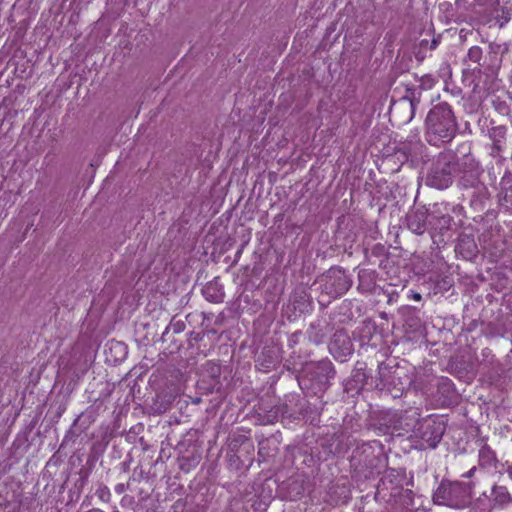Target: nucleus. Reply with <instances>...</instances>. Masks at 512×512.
<instances>
[{
  "label": "nucleus",
  "mask_w": 512,
  "mask_h": 512,
  "mask_svg": "<svg viewBox=\"0 0 512 512\" xmlns=\"http://www.w3.org/2000/svg\"><path fill=\"white\" fill-rule=\"evenodd\" d=\"M428 213L424 210L411 211L406 215L408 229L417 234L423 235L427 229Z\"/></svg>",
  "instance_id": "f8f14e48"
},
{
  "label": "nucleus",
  "mask_w": 512,
  "mask_h": 512,
  "mask_svg": "<svg viewBox=\"0 0 512 512\" xmlns=\"http://www.w3.org/2000/svg\"><path fill=\"white\" fill-rule=\"evenodd\" d=\"M457 174L460 175V184L463 187H473L477 184L481 169L478 162L470 155L458 158Z\"/></svg>",
  "instance_id": "0eeeda50"
},
{
  "label": "nucleus",
  "mask_w": 512,
  "mask_h": 512,
  "mask_svg": "<svg viewBox=\"0 0 512 512\" xmlns=\"http://www.w3.org/2000/svg\"><path fill=\"white\" fill-rule=\"evenodd\" d=\"M450 220H451V217H450V216H443V217L440 219V221L443 223V225H449Z\"/></svg>",
  "instance_id": "a878e982"
},
{
  "label": "nucleus",
  "mask_w": 512,
  "mask_h": 512,
  "mask_svg": "<svg viewBox=\"0 0 512 512\" xmlns=\"http://www.w3.org/2000/svg\"><path fill=\"white\" fill-rule=\"evenodd\" d=\"M412 297L417 301L421 300V295L419 293H413Z\"/></svg>",
  "instance_id": "cd10ccee"
},
{
  "label": "nucleus",
  "mask_w": 512,
  "mask_h": 512,
  "mask_svg": "<svg viewBox=\"0 0 512 512\" xmlns=\"http://www.w3.org/2000/svg\"><path fill=\"white\" fill-rule=\"evenodd\" d=\"M443 420L427 419L418 423L414 436L420 438L430 448H435L445 432Z\"/></svg>",
  "instance_id": "39448f33"
},
{
  "label": "nucleus",
  "mask_w": 512,
  "mask_h": 512,
  "mask_svg": "<svg viewBox=\"0 0 512 512\" xmlns=\"http://www.w3.org/2000/svg\"><path fill=\"white\" fill-rule=\"evenodd\" d=\"M426 137L429 143L451 141L458 130L456 117L446 102L433 106L425 120Z\"/></svg>",
  "instance_id": "f257e3e1"
},
{
  "label": "nucleus",
  "mask_w": 512,
  "mask_h": 512,
  "mask_svg": "<svg viewBox=\"0 0 512 512\" xmlns=\"http://www.w3.org/2000/svg\"><path fill=\"white\" fill-rule=\"evenodd\" d=\"M468 59L479 64L482 59V49L478 46L471 47L468 51Z\"/></svg>",
  "instance_id": "6ab92c4d"
},
{
  "label": "nucleus",
  "mask_w": 512,
  "mask_h": 512,
  "mask_svg": "<svg viewBox=\"0 0 512 512\" xmlns=\"http://www.w3.org/2000/svg\"><path fill=\"white\" fill-rule=\"evenodd\" d=\"M479 458L482 465L490 464L494 460V452L487 445H483L479 450Z\"/></svg>",
  "instance_id": "f3484780"
},
{
  "label": "nucleus",
  "mask_w": 512,
  "mask_h": 512,
  "mask_svg": "<svg viewBox=\"0 0 512 512\" xmlns=\"http://www.w3.org/2000/svg\"><path fill=\"white\" fill-rule=\"evenodd\" d=\"M126 490V485L123 483L117 484L115 486V492L118 494H122Z\"/></svg>",
  "instance_id": "4be33fe9"
},
{
  "label": "nucleus",
  "mask_w": 512,
  "mask_h": 512,
  "mask_svg": "<svg viewBox=\"0 0 512 512\" xmlns=\"http://www.w3.org/2000/svg\"><path fill=\"white\" fill-rule=\"evenodd\" d=\"M427 44H428V41H427V40H422V41H421V46H425V45H427Z\"/></svg>",
  "instance_id": "c85d7f7f"
},
{
  "label": "nucleus",
  "mask_w": 512,
  "mask_h": 512,
  "mask_svg": "<svg viewBox=\"0 0 512 512\" xmlns=\"http://www.w3.org/2000/svg\"><path fill=\"white\" fill-rule=\"evenodd\" d=\"M97 493H98V495H99V497H100L101 499H104V498H105V496H109V490H108V488H107V487H102V488H100V489L97 491Z\"/></svg>",
  "instance_id": "412c9836"
},
{
  "label": "nucleus",
  "mask_w": 512,
  "mask_h": 512,
  "mask_svg": "<svg viewBox=\"0 0 512 512\" xmlns=\"http://www.w3.org/2000/svg\"><path fill=\"white\" fill-rule=\"evenodd\" d=\"M473 483L443 479L433 494V502L459 509L465 507L472 497Z\"/></svg>",
  "instance_id": "f03ea898"
},
{
  "label": "nucleus",
  "mask_w": 512,
  "mask_h": 512,
  "mask_svg": "<svg viewBox=\"0 0 512 512\" xmlns=\"http://www.w3.org/2000/svg\"><path fill=\"white\" fill-rule=\"evenodd\" d=\"M329 350L336 359H344L353 352V344L344 330H337L330 341Z\"/></svg>",
  "instance_id": "9d476101"
},
{
  "label": "nucleus",
  "mask_w": 512,
  "mask_h": 512,
  "mask_svg": "<svg viewBox=\"0 0 512 512\" xmlns=\"http://www.w3.org/2000/svg\"><path fill=\"white\" fill-rule=\"evenodd\" d=\"M438 45V39L434 38L432 41H431V44H430V48L431 49H435Z\"/></svg>",
  "instance_id": "bb28decb"
},
{
  "label": "nucleus",
  "mask_w": 512,
  "mask_h": 512,
  "mask_svg": "<svg viewBox=\"0 0 512 512\" xmlns=\"http://www.w3.org/2000/svg\"><path fill=\"white\" fill-rule=\"evenodd\" d=\"M352 464L358 469H368L370 473L378 468L380 459L375 455L374 449L369 444L357 447L351 457Z\"/></svg>",
  "instance_id": "1a4fd4ad"
},
{
  "label": "nucleus",
  "mask_w": 512,
  "mask_h": 512,
  "mask_svg": "<svg viewBox=\"0 0 512 512\" xmlns=\"http://www.w3.org/2000/svg\"><path fill=\"white\" fill-rule=\"evenodd\" d=\"M204 296L211 302H220L223 298V293L218 288L217 283H209L203 290Z\"/></svg>",
  "instance_id": "dca6fc26"
},
{
  "label": "nucleus",
  "mask_w": 512,
  "mask_h": 512,
  "mask_svg": "<svg viewBox=\"0 0 512 512\" xmlns=\"http://www.w3.org/2000/svg\"><path fill=\"white\" fill-rule=\"evenodd\" d=\"M418 103H419V100L415 99V97H413L410 100V107H411L412 113H414V110H415V108H416Z\"/></svg>",
  "instance_id": "5701e85b"
},
{
  "label": "nucleus",
  "mask_w": 512,
  "mask_h": 512,
  "mask_svg": "<svg viewBox=\"0 0 512 512\" xmlns=\"http://www.w3.org/2000/svg\"><path fill=\"white\" fill-rule=\"evenodd\" d=\"M458 157L451 151L440 153L433 161L426 184L436 189L448 188L457 175Z\"/></svg>",
  "instance_id": "7ed1b4c3"
},
{
  "label": "nucleus",
  "mask_w": 512,
  "mask_h": 512,
  "mask_svg": "<svg viewBox=\"0 0 512 512\" xmlns=\"http://www.w3.org/2000/svg\"><path fill=\"white\" fill-rule=\"evenodd\" d=\"M378 375L380 381L378 385H381V389L389 391L393 398L402 396L406 383L398 375L397 369L392 371L387 364L381 363L378 367Z\"/></svg>",
  "instance_id": "423d86ee"
},
{
  "label": "nucleus",
  "mask_w": 512,
  "mask_h": 512,
  "mask_svg": "<svg viewBox=\"0 0 512 512\" xmlns=\"http://www.w3.org/2000/svg\"><path fill=\"white\" fill-rule=\"evenodd\" d=\"M507 128L504 125L492 126L488 129V137L492 142L490 155L492 157L500 156L503 151V144L506 141Z\"/></svg>",
  "instance_id": "9b49d317"
},
{
  "label": "nucleus",
  "mask_w": 512,
  "mask_h": 512,
  "mask_svg": "<svg viewBox=\"0 0 512 512\" xmlns=\"http://www.w3.org/2000/svg\"><path fill=\"white\" fill-rule=\"evenodd\" d=\"M335 369L330 361L317 363L310 372V381L315 393H323L329 387V381L335 376Z\"/></svg>",
  "instance_id": "6e6552de"
},
{
  "label": "nucleus",
  "mask_w": 512,
  "mask_h": 512,
  "mask_svg": "<svg viewBox=\"0 0 512 512\" xmlns=\"http://www.w3.org/2000/svg\"><path fill=\"white\" fill-rule=\"evenodd\" d=\"M455 251L461 254L465 259H471L477 254V245L471 236L462 235L458 239Z\"/></svg>",
  "instance_id": "ddd939ff"
},
{
  "label": "nucleus",
  "mask_w": 512,
  "mask_h": 512,
  "mask_svg": "<svg viewBox=\"0 0 512 512\" xmlns=\"http://www.w3.org/2000/svg\"><path fill=\"white\" fill-rule=\"evenodd\" d=\"M476 470V467L471 468L467 473L463 475L465 478H471L474 475V472Z\"/></svg>",
  "instance_id": "393cba45"
},
{
  "label": "nucleus",
  "mask_w": 512,
  "mask_h": 512,
  "mask_svg": "<svg viewBox=\"0 0 512 512\" xmlns=\"http://www.w3.org/2000/svg\"><path fill=\"white\" fill-rule=\"evenodd\" d=\"M291 487H293V491H295V494L294 495H291V498L293 497H297L298 495L302 494L303 493V486L301 483L297 482V481H293L291 484H290Z\"/></svg>",
  "instance_id": "aec40b11"
},
{
  "label": "nucleus",
  "mask_w": 512,
  "mask_h": 512,
  "mask_svg": "<svg viewBox=\"0 0 512 512\" xmlns=\"http://www.w3.org/2000/svg\"><path fill=\"white\" fill-rule=\"evenodd\" d=\"M492 499L495 504L503 506L512 501V497L504 486L495 485L492 489Z\"/></svg>",
  "instance_id": "2eb2a0df"
},
{
  "label": "nucleus",
  "mask_w": 512,
  "mask_h": 512,
  "mask_svg": "<svg viewBox=\"0 0 512 512\" xmlns=\"http://www.w3.org/2000/svg\"><path fill=\"white\" fill-rule=\"evenodd\" d=\"M185 329V323L178 320L174 321V319L171 320L170 324L166 327L165 331L162 334V341H165V336L172 330L174 333H180L184 331Z\"/></svg>",
  "instance_id": "a211bd4d"
},
{
  "label": "nucleus",
  "mask_w": 512,
  "mask_h": 512,
  "mask_svg": "<svg viewBox=\"0 0 512 512\" xmlns=\"http://www.w3.org/2000/svg\"><path fill=\"white\" fill-rule=\"evenodd\" d=\"M500 201L501 205L512 208V172L506 171L501 182Z\"/></svg>",
  "instance_id": "4468645a"
},
{
  "label": "nucleus",
  "mask_w": 512,
  "mask_h": 512,
  "mask_svg": "<svg viewBox=\"0 0 512 512\" xmlns=\"http://www.w3.org/2000/svg\"><path fill=\"white\" fill-rule=\"evenodd\" d=\"M322 291L330 297L336 298L346 293L351 285V280L340 267L330 268L323 276Z\"/></svg>",
  "instance_id": "20e7f679"
},
{
  "label": "nucleus",
  "mask_w": 512,
  "mask_h": 512,
  "mask_svg": "<svg viewBox=\"0 0 512 512\" xmlns=\"http://www.w3.org/2000/svg\"><path fill=\"white\" fill-rule=\"evenodd\" d=\"M114 348L115 349H120V350L124 351V347H123V345L120 342L112 343L110 349L112 350Z\"/></svg>",
  "instance_id": "b1692460"
}]
</instances>
